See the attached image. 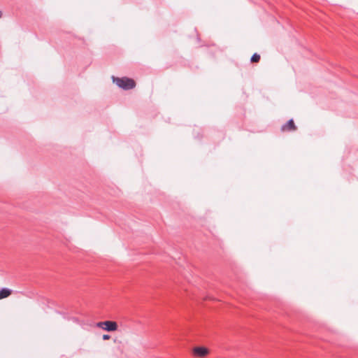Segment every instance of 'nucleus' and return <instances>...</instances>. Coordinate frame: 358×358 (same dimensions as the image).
Here are the masks:
<instances>
[{
    "label": "nucleus",
    "mask_w": 358,
    "mask_h": 358,
    "mask_svg": "<svg viewBox=\"0 0 358 358\" xmlns=\"http://www.w3.org/2000/svg\"><path fill=\"white\" fill-rule=\"evenodd\" d=\"M113 81L115 83L118 87L122 88L124 90H131L133 89L136 84L134 80L128 78H116L113 76Z\"/></svg>",
    "instance_id": "nucleus-1"
},
{
    "label": "nucleus",
    "mask_w": 358,
    "mask_h": 358,
    "mask_svg": "<svg viewBox=\"0 0 358 358\" xmlns=\"http://www.w3.org/2000/svg\"><path fill=\"white\" fill-rule=\"evenodd\" d=\"M194 355L197 357H203L208 355V350L204 347H196L194 348Z\"/></svg>",
    "instance_id": "nucleus-2"
},
{
    "label": "nucleus",
    "mask_w": 358,
    "mask_h": 358,
    "mask_svg": "<svg viewBox=\"0 0 358 358\" xmlns=\"http://www.w3.org/2000/svg\"><path fill=\"white\" fill-rule=\"evenodd\" d=\"M104 330L108 331H115L117 329V324L114 321H104Z\"/></svg>",
    "instance_id": "nucleus-3"
},
{
    "label": "nucleus",
    "mask_w": 358,
    "mask_h": 358,
    "mask_svg": "<svg viewBox=\"0 0 358 358\" xmlns=\"http://www.w3.org/2000/svg\"><path fill=\"white\" fill-rule=\"evenodd\" d=\"M296 127L294 124L293 120H289L285 124L282 126V131H294Z\"/></svg>",
    "instance_id": "nucleus-4"
},
{
    "label": "nucleus",
    "mask_w": 358,
    "mask_h": 358,
    "mask_svg": "<svg viewBox=\"0 0 358 358\" xmlns=\"http://www.w3.org/2000/svg\"><path fill=\"white\" fill-rule=\"evenodd\" d=\"M12 294V290L8 288H2L0 289V300L8 297Z\"/></svg>",
    "instance_id": "nucleus-5"
},
{
    "label": "nucleus",
    "mask_w": 358,
    "mask_h": 358,
    "mask_svg": "<svg viewBox=\"0 0 358 358\" xmlns=\"http://www.w3.org/2000/svg\"><path fill=\"white\" fill-rule=\"evenodd\" d=\"M260 59V55L257 53H255L251 57L252 62H258Z\"/></svg>",
    "instance_id": "nucleus-6"
},
{
    "label": "nucleus",
    "mask_w": 358,
    "mask_h": 358,
    "mask_svg": "<svg viewBox=\"0 0 358 358\" xmlns=\"http://www.w3.org/2000/svg\"><path fill=\"white\" fill-rule=\"evenodd\" d=\"M96 327H99V328H101L102 329L104 330V327H105V324H104V322H99L96 324Z\"/></svg>",
    "instance_id": "nucleus-7"
},
{
    "label": "nucleus",
    "mask_w": 358,
    "mask_h": 358,
    "mask_svg": "<svg viewBox=\"0 0 358 358\" xmlns=\"http://www.w3.org/2000/svg\"><path fill=\"white\" fill-rule=\"evenodd\" d=\"M102 338H103V340L106 341V340H109L110 338V336L108 335V334H104V335H103Z\"/></svg>",
    "instance_id": "nucleus-8"
},
{
    "label": "nucleus",
    "mask_w": 358,
    "mask_h": 358,
    "mask_svg": "<svg viewBox=\"0 0 358 358\" xmlns=\"http://www.w3.org/2000/svg\"><path fill=\"white\" fill-rule=\"evenodd\" d=\"M1 16H2V13H1V11H0V17H1Z\"/></svg>",
    "instance_id": "nucleus-9"
}]
</instances>
